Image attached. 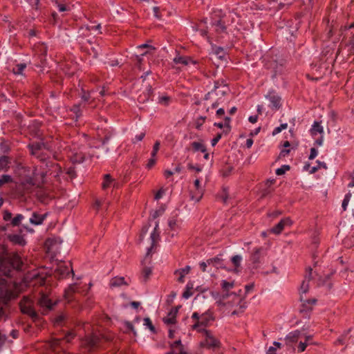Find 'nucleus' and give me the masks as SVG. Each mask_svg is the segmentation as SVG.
<instances>
[{
    "label": "nucleus",
    "instance_id": "f257e3e1",
    "mask_svg": "<svg viewBox=\"0 0 354 354\" xmlns=\"http://www.w3.org/2000/svg\"><path fill=\"white\" fill-rule=\"evenodd\" d=\"M23 262L19 254H8L3 246L0 245V272L10 276L12 270H21Z\"/></svg>",
    "mask_w": 354,
    "mask_h": 354
},
{
    "label": "nucleus",
    "instance_id": "f03ea898",
    "mask_svg": "<svg viewBox=\"0 0 354 354\" xmlns=\"http://www.w3.org/2000/svg\"><path fill=\"white\" fill-rule=\"evenodd\" d=\"M30 153L39 160L41 162H45L48 156L43 152V149L50 151L51 147L48 143L44 142H34L28 145Z\"/></svg>",
    "mask_w": 354,
    "mask_h": 354
},
{
    "label": "nucleus",
    "instance_id": "7ed1b4c3",
    "mask_svg": "<svg viewBox=\"0 0 354 354\" xmlns=\"http://www.w3.org/2000/svg\"><path fill=\"white\" fill-rule=\"evenodd\" d=\"M225 14L221 10H214L211 17V24L214 28V30L219 34L226 32V26L224 18Z\"/></svg>",
    "mask_w": 354,
    "mask_h": 354
},
{
    "label": "nucleus",
    "instance_id": "20e7f679",
    "mask_svg": "<svg viewBox=\"0 0 354 354\" xmlns=\"http://www.w3.org/2000/svg\"><path fill=\"white\" fill-rule=\"evenodd\" d=\"M229 88L226 84H223L222 81L220 82L219 81H216L214 83V88L213 92H214V96L218 97L215 102H214L212 104V108H216L220 104L223 102V98L225 94L227 93Z\"/></svg>",
    "mask_w": 354,
    "mask_h": 354
},
{
    "label": "nucleus",
    "instance_id": "39448f33",
    "mask_svg": "<svg viewBox=\"0 0 354 354\" xmlns=\"http://www.w3.org/2000/svg\"><path fill=\"white\" fill-rule=\"evenodd\" d=\"M17 297L4 279L0 280V301L4 304H8L11 299Z\"/></svg>",
    "mask_w": 354,
    "mask_h": 354
},
{
    "label": "nucleus",
    "instance_id": "423d86ee",
    "mask_svg": "<svg viewBox=\"0 0 354 354\" xmlns=\"http://www.w3.org/2000/svg\"><path fill=\"white\" fill-rule=\"evenodd\" d=\"M33 185L34 184L32 183L31 180H27L17 185L14 191L15 197L19 199L25 198L26 195L32 192Z\"/></svg>",
    "mask_w": 354,
    "mask_h": 354
},
{
    "label": "nucleus",
    "instance_id": "0eeeda50",
    "mask_svg": "<svg viewBox=\"0 0 354 354\" xmlns=\"http://www.w3.org/2000/svg\"><path fill=\"white\" fill-rule=\"evenodd\" d=\"M214 320L213 313L208 310L205 313L201 315V319L196 322L192 326L193 330L198 332L205 331L204 327L207 326L209 322Z\"/></svg>",
    "mask_w": 354,
    "mask_h": 354
},
{
    "label": "nucleus",
    "instance_id": "6e6552de",
    "mask_svg": "<svg viewBox=\"0 0 354 354\" xmlns=\"http://www.w3.org/2000/svg\"><path fill=\"white\" fill-rule=\"evenodd\" d=\"M20 310L22 313L29 315L34 321L38 318L37 312L32 307V301L24 297L19 303Z\"/></svg>",
    "mask_w": 354,
    "mask_h": 354
},
{
    "label": "nucleus",
    "instance_id": "1a4fd4ad",
    "mask_svg": "<svg viewBox=\"0 0 354 354\" xmlns=\"http://www.w3.org/2000/svg\"><path fill=\"white\" fill-rule=\"evenodd\" d=\"M25 218L26 216L22 214H17L14 217H12V214L10 212L5 210L3 212V220L5 221H10V225L12 227L19 226Z\"/></svg>",
    "mask_w": 354,
    "mask_h": 354
},
{
    "label": "nucleus",
    "instance_id": "9d476101",
    "mask_svg": "<svg viewBox=\"0 0 354 354\" xmlns=\"http://www.w3.org/2000/svg\"><path fill=\"white\" fill-rule=\"evenodd\" d=\"M265 249L262 247L256 248L250 255V260L254 268H257L261 263V258L265 254Z\"/></svg>",
    "mask_w": 354,
    "mask_h": 354
},
{
    "label": "nucleus",
    "instance_id": "9b49d317",
    "mask_svg": "<svg viewBox=\"0 0 354 354\" xmlns=\"http://www.w3.org/2000/svg\"><path fill=\"white\" fill-rule=\"evenodd\" d=\"M234 286V281H227L226 280H223L221 281V288L223 289V291L225 292L222 295L221 298L223 300L226 299L230 295H233L234 297H237L239 300V301H241V299H239L238 295L236 293L232 292L229 293V290L232 288H233Z\"/></svg>",
    "mask_w": 354,
    "mask_h": 354
},
{
    "label": "nucleus",
    "instance_id": "f8f14e48",
    "mask_svg": "<svg viewBox=\"0 0 354 354\" xmlns=\"http://www.w3.org/2000/svg\"><path fill=\"white\" fill-rule=\"evenodd\" d=\"M38 304L43 308V313H46L51 310L55 304H53L47 295L42 294L38 300Z\"/></svg>",
    "mask_w": 354,
    "mask_h": 354
},
{
    "label": "nucleus",
    "instance_id": "ddd939ff",
    "mask_svg": "<svg viewBox=\"0 0 354 354\" xmlns=\"http://www.w3.org/2000/svg\"><path fill=\"white\" fill-rule=\"evenodd\" d=\"M48 213L39 214L37 212H32L29 218V222L33 225H41L48 216Z\"/></svg>",
    "mask_w": 354,
    "mask_h": 354
},
{
    "label": "nucleus",
    "instance_id": "4468645a",
    "mask_svg": "<svg viewBox=\"0 0 354 354\" xmlns=\"http://www.w3.org/2000/svg\"><path fill=\"white\" fill-rule=\"evenodd\" d=\"M291 224L292 221L290 218H283L276 225L270 229V232L275 234H279L285 226H290Z\"/></svg>",
    "mask_w": 354,
    "mask_h": 354
},
{
    "label": "nucleus",
    "instance_id": "2eb2a0df",
    "mask_svg": "<svg viewBox=\"0 0 354 354\" xmlns=\"http://www.w3.org/2000/svg\"><path fill=\"white\" fill-rule=\"evenodd\" d=\"M56 274L59 278H66L70 275V274H72V275H74V272L73 268H69V267L64 264H60L57 266V268L55 270Z\"/></svg>",
    "mask_w": 354,
    "mask_h": 354
},
{
    "label": "nucleus",
    "instance_id": "dca6fc26",
    "mask_svg": "<svg viewBox=\"0 0 354 354\" xmlns=\"http://www.w3.org/2000/svg\"><path fill=\"white\" fill-rule=\"evenodd\" d=\"M179 308H180V306H177L175 308H172L170 310V311L169 312V313L167 315V317H165L163 319V322L165 324L169 325V324H174L176 323V317L178 314Z\"/></svg>",
    "mask_w": 354,
    "mask_h": 354
},
{
    "label": "nucleus",
    "instance_id": "f3484780",
    "mask_svg": "<svg viewBox=\"0 0 354 354\" xmlns=\"http://www.w3.org/2000/svg\"><path fill=\"white\" fill-rule=\"evenodd\" d=\"M268 98L272 109H279L281 107V97L274 93H269L267 96Z\"/></svg>",
    "mask_w": 354,
    "mask_h": 354
},
{
    "label": "nucleus",
    "instance_id": "a211bd4d",
    "mask_svg": "<svg viewBox=\"0 0 354 354\" xmlns=\"http://www.w3.org/2000/svg\"><path fill=\"white\" fill-rule=\"evenodd\" d=\"M222 255H218L214 258H211L207 259L208 265L212 266L215 267L216 269L218 268H225V265L223 263V259L221 258Z\"/></svg>",
    "mask_w": 354,
    "mask_h": 354
},
{
    "label": "nucleus",
    "instance_id": "6ab92c4d",
    "mask_svg": "<svg viewBox=\"0 0 354 354\" xmlns=\"http://www.w3.org/2000/svg\"><path fill=\"white\" fill-rule=\"evenodd\" d=\"M302 336V333L300 330H296L289 333L286 337V341L287 344H292L297 342L298 339Z\"/></svg>",
    "mask_w": 354,
    "mask_h": 354
},
{
    "label": "nucleus",
    "instance_id": "aec40b11",
    "mask_svg": "<svg viewBox=\"0 0 354 354\" xmlns=\"http://www.w3.org/2000/svg\"><path fill=\"white\" fill-rule=\"evenodd\" d=\"M190 270L191 267L189 266H186L183 268L175 270L174 274L178 276V277L177 278V281L180 283H183L185 281V276L189 274Z\"/></svg>",
    "mask_w": 354,
    "mask_h": 354
},
{
    "label": "nucleus",
    "instance_id": "412c9836",
    "mask_svg": "<svg viewBox=\"0 0 354 354\" xmlns=\"http://www.w3.org/2000/svg\"><path fill=\"white\" fill-rule=\"evenodd\" d=\"M173 62L176 64H182L184 66H187L190 63L193 64H196V61L192 59L191 57H186V56H180V55L174 57L173 59Z\"/></svg>",
    "mask_w": 354,
    "mask_h": 354
},
{
    "label": "nucleus",
    "instance_id": "4be33fe9",
    "mask_svg": "<svg viewBox=\"0 0 354 354\" xmlns=\"http://www.w3.org/2000/svg\"><path fill=\"white\" fill-rule=\"evenodd\" d=\"M206 335V344L210 348H216L219 346L220 342L214 338L209 330H205Z\"/></svg>",
    "mask_w": 354,
    "mask_h": 354
},
{
    "label": "nucleus",
    "instance_id": "5701e85b",
    "mask_svg": "<svg viewBox=\"0 0 354 354\" xmlns=\"http://www.w3.org/2000/svg\"><path fill=\"white\" fill-rule=\"evenodd\" d=\"M194 187L196 190V193L195 195L192 196V199L194 200L196 202H198L203 196V189L201 187V183L199 179L196 178L194 181Z\"/></svg>",
    "mask_w": 354,
    "mask_h": 354
},
{
    "label": "nucleus",
    "instance_id": "b1692460",
    "mask_svg": "<svg viewBox=\"0 0 354 354\" xmlns=\"http://www.w3.org/2000/svg\"><path fill=\"white\" fill-rule=\"evenodd\" d=\"M8 238L9 241H10L14 244L23 246L26 243L24 236L20 234H10L8 235Z\"/></svg>",
    "mask_w": 354,
    "mask_h": 354
},
{
    "label": "nucleus",
    "instance_id": "393cba45",
    "mask_svg": "<svg viewBox=\"0 0 354 354\" xmlns=\"http://www.w3.org/2000/svg\"><path fill=\"white\" fill-rule=\"evenodd\" d=\"M112 185L113 187H116V183L114 182V179L112 178L110 174H105L104 176V179L102 184V188L105 190L110 187Z\"/></svg>",
    "mask_w": 354,
    "mask_h": 354
},
{
    "label": "nucleus",
    "instance_id": "a878e982",
    "mask_svg": "<svg viewBox=\"0 0 354 354\" xmlns=\"http://www.w3.org/2000/svg\"><path fill=\"white\" fill-rule=\"evenodd\" d=\"M311 275L312 268H309V273L305 277V279L303 281L300 287V291L301 293H306L308 291L309 281L311 279Z\"/></svg>",
    "mask_w": 354,
    "mask_h": 354
},
{
    "label": "nucleus",
    "instance_id": "bb28decb",
    "mask_svg": "<svg viewBox=\"0 0 354 354\" xmlns=\"http://www.w3.org/2000/svg\"><path fill=\"white\" fill-rule=\"evenodd\" d=\"M86 159V156L82 152H75L71 156V160L73 164L82 163Z\"/></svg>",
    "mask_w": 354,
    "mask_h": 354
},
{
    "label": "nucleus",
    "instance_id": "cd10ccee",
    "mask_svg": "<svg viewBox=\"0 0 354 354\" xmlns=\"http://www.w3.org/2000/svg\"><path fill=\"white\" fill-rule=\"evenodd\" d=\"M301 301H303L301 308L300 309L301 312L310 310L312 309V306L314 305L317 302V300L315 299H306V300L303 301L301 296Z\"/></svg>",
    "mask_w": 354,
    "mask_h": 354
},
{
    "label": "nucleus",
    "instance_id": "c85d7f7f",
    "mask_svg": "<svg viewBox=\"0 0 354 354\" xmlns=\"http://www.w3.org/2000/svg\"><path fill=\"white\" fill-rule=\"evenodd\" d=\"M191 147L194 152L201 151L202 153H205L207 151L206 146L203 143V140L192 142Z\"/></svg>",
    "mask_w": 354,
    "mask_h": 354
},
{
    "label": "nucleus",
    "instance_id": "c756f323",
    "mask_svg": "<svg viewBox=\"0 0 354 354\" xmlns=\"http://www.w3.org/2000/svg\"><path fill=\"white\" fill-rule=\"evenodd\" d=\"M122 285H127L124 277H114L110 281V286L112 288L119 287Z\"/></svg>",
    "mask_w": 354,
    "mask_h": 354
},
{
    "label": "nucleus",
    "instance_id": "7c9ffc66",
    "mask_svg": "<svg viewBox=\"0 0 354 354\" xmlns=\"http://www.w3.org/2000/svg\"><path fill=\"white\" fill-rule=\"evenodd\" d=\"M310 132L313 136H316L317 133H323L324 129L321 123L315 121L310 129Z\"/></svg>",
    "mask_w": 354,
    "mask_h": 354
},
{
    "label": "nucleus",
    "instance_id": "2f4dec72",
    "mask_svg": "<svg viewBox=\"0 0 354 354\" xmlns=\"http://www.w3.org/2000/svg\"><path fill=\"white\" fill-rule=\"evenodd\" d=\"M10 159L6 156H2L0 157V171H7L9 168Z\"/></svg>",
    "mask_w": 354,
    "mask_h": 354
},
{
    "label": "nucleus",
    "instance_id": "473e14b6",
    "mask_svg": "<svg viewBox=\"0 0 354 354\" xmlns=\"http://www.w3.org/2000/svg\"><path fill=\"white\" fill-rule=\"evenodd\" d=\"M241 261L242 257L241 255H234L232 257L231 261L234 266V269L233 270L234 272H238L239 271V268L241 266Z\"/></svg>",
    "mask_w": 354,
    "mask_h": 354
},
{
    "label": "nucleus",
    "instance_id": "72a5a7b5",
    "mask_svg": "<svg viewBox=\"0 0 354 354\" xmlns=\"http://www.w3.org/2000/svg\"><path fill=\"white\" fill-rule=\"evenodd\" d=\"M146 90L147 91V93L144 94L143 95H140L139 97H138V100L140 103H144L146 101H148L150 97L151 93H152V88L149 85L147 87Z\"/></svg>",
    "mask_w": 354,
    "mask_h": 354
},
{
    "label": "nucleus",
    "instance_id": "f704fd0d",
    "mask_svg": "<svg viewBox=\"0 0 354 354\" xmlns=\"http://www.w3.org/2000/svg\"><path fill=\"white\" fill-rule=\"evenodd\" d=\"M13 182V178L10 175L3 174L0 176V188L4 186L6 184H8Z\"/></svg>",
    "mask_w": 354,
    "mask_h": 354
},
{
    "label": "nucleus",
    "instance_id": "c9c22d12",
    "mask_svg": "<svg viewBox=\"0 0 354 354\" xmlns=\"http://www.w3.org/2000/svg\"><path fill=\"white\" fill-rule=\"evenodd\" d=\"M194 288V285L192 282H188L186 286V290L183 293V297L185 299H188L193 295L192 289Z\"/></svg>",
    "mask_w": 354,
    "mask_h": 354
},
{
    "label": "nucleus",
    "instance_id": "e433bc0d",
    "mask_svg": "<svg viewBox=\"0 0 354 354\" xmlns=\"http://www.w3.org/2000/svg\"><path fill=\"white\" fill-rule=\"evenodd\" d=\"M75 284H72L69 286V287L66 290H65L64 297L68 301L71 300L72 295L75 292Z\"/></svg>",
    "mask_w": 354,
    "mask_h": 354
},
{
    "label": "nucleus",
    "instance_id": "4c0bfd02",
    "mask_svg": "<svg viewBox=\"0 0 354 354\" xmlns=\"http://www.w3.org/2000/svg\"><path fill=\"white\" fill-rule=\"evenodd\" d=\"M71 111L75 115V119L77 120L82 116L81 104H74Z\"/></svg>",
    "mask_w": 354,
    "mask_h": 354
},
{
    "label": "nucleus",
    "instance_id": "58836bf2",
    "mask_svg": "<svg viewBox=\"0 0 354 354\" xmlns=\"http://www.w3.org/2000/svg\"><path fill=\"white\" fill-rule=\"evenodd\" d=\"M99 338L95 335H92L87 339V343L91 348H94L97 346Z\"/></svg>",
    "mask_w": 354,
    "mask_h": 354
},
{
    "label": "nucleus",
    "instance_id": "ea45409f",
    "mask_svg": "<svg viewBox=\"0 0 354 354\" xmlns=\"http://www.w3.org/2000/svg\"><path fill=\"white\" fill-rule=\"evenodd\" d=\"M224 124H225V130L223 131V133L225 134H227L231 131V126H230V122L231 118L228 116H225L224 118Z\"/></svg>",
    "mask_w": 354,
    "mask_h": 354
},
{
    "label": "nucleus",
    "instance_id": "a19ab883",
    "mask_svg": "<svg viewBox=\"0 0 354 354\" xmlns=\"http://www.w3.org/2000/svg\"><path fill=\"white\" fill-rule=\"evenodd\" d=\"M157 227H158V224H156V227L154 228L153 232L151 234V239L152 240V245H151V247L150 248L148 249V251L147 252L146 256H148L150 254V252L151 250V248L153 247V243H154L156 238H158V236H159L158 234H156V230Z\"/></svg>",
    "mask_w": 354,
    "mask_h": 354
},
{
    "label": "nucleus",
    "instance_id": "79ce46f5",
    "mask_svg": "<svg viewBox=\"0 0 354 354\" xmlns=\"http://www.w3.org/2000/svg\"><path fill=\"white\" fill-rule=\"evenodd\" d=\"M26 64H18L13 68V71L15 74L20 75V74H22V72L26 68Z\"/></svg>",
    "mask_w": 354,
    "mask_h": 354
},
{
    "label": "nucleus",
    "instance_id": "37998d69",
    "mask_svg": "<svg viewBox=\"0 0 354 354\" xmlns=\"http://www.w3.org/2000/svg\"><path fill=\"white\" fill-rule=\"evenodd\" d=\"M290 167L288 165H282L280 168H278L276 170V174L278 176H281L286 173V171L290 170Z\"/></svg>",
    "mask_w": 354,
    "mask_h": 354
},
{
    "label": "nucleus",
    "instance_id": "c03bdc74",
    "mask_svg": "<svg viewBox=\"0 0 354 354\" xmlns=\"http://www.w3.org/2000/svg\"><path fill=\"white\" fill-rule=\"evenodd\" d=\"M152 272L151 268L149 267H145L142 270V276L144 280L146 281Z\"/></svg>",
    "mask_w": 354,
    "mask_h": 354
},
{
    "label": "nucleus",
    "instance_id": "a18cd8bd",
    "mask_svg": "<svg viewBox=\"0 0 354 354\" xmlns=\"http://www.w3.org/2000/svg\"><path fill=\"white\" fill-rule=\"evenodd\" d=\"M144 48H147V50H149V53L155 50L154 47L147 44H144L137 47L138 50H142Z\"/></svg>",
    "mask_w": 354,
    "mask_h": 354
},
{
    "label": "nucleus",
    "instance_id": "49530a36",
    "mask_svg": "<svg viewBox=\"0 0 354 354\" xmlns=\"http://www.w3.org/2000/svg\"><path fill=\"white\" fill-rule=\"evenodd\" d=\"M91 98V94L89 92H86L84 89H82L81 99L82 101L87 102Z\"/></svg>",
    "mask_w": 354,
    "mask_h": 354
},
{
    "label": "nucleus",
    "instance_id": "de8ad7c7",
    "mask_svg": "<svg viewBox=\"0 0 354 354\" xmlns=\"http://www.w3.org/2000/svg\"><path fill=\"white\" fill-rule=\"evenodd\" d=\"M199 266H200V268H201V270L203 272H212V270L211 269L207 270V267L210 266V265H208V263H207V260L205 262V261L201 262L199 263Z\"/></svg>",
    "mask_w": 354,
    "mask_h": 354
},
{
    "label": "nucleus",
    "instance_id": "09e8293b",
    "mask_svg": "<svg viewBox=\"0 0 354 354\" xmlns=\"http://www.w3.org/2000/svg\"><path fill=\"white\" fill-rule=\"evenodd\" d=\"M170 101V97L169 96H162L158 99V102L165 106H167Z\"/></svg>",
    "mask_w": 354,
    "mask_h": 354
},
{
    "label": "nucleus",
    "instance_id": "8fccbe9b",
    "mask_svg": "<svg viewBox=\"0 0 354 354\" xmlns=\"http://www.w3.org/2000/svg\"><path fill=\"white\" fill-rule=\"evenodd\" d=\"M160 142L159 141H156L153 147V150L151 152V156L156 157L159 149H160Z\"/></svg>",
    "mask_w": 354,
    "mask_h": 354
},
{
    "label": "nucleus",
    "instance_id": "3c124183",
    "mask_svg": "<svg viewBox=\"0 0 354 354\" xmlns=\"http://www.w3.org/2000/svg\"><path fill=\"white\" fill-rule=\"evenodd\" d=\"M145 325L149 327L151 331L155 332V327L152 324L151 319L149 317L144 319Z\"/></svg>",
    "mask_w": 354,
    "mask_h": 354
},
{
    "label": "nucleus",
    "instance_id": "603ef678",
    "mask_svg": "<svg viewBox=\"0 0 354 354\" xmlns=\"http://www.w3.org/2000/svg\"><path fill=\"white\" fill-rule=\"evenodd\" d=\"M288 127V124L286 123L281 124L279 127L275 128L272 132L273 135L278 134L280 133L282 130L286 129Z\"/></svg>",
    "mask_w": 354,
    "mask_h": 354
},
{
    "label": "nucleus",
    "instance_id": "864d4df0",
    "mask_svg": "<svg viewBox=\"0 0 354 354\" xmlns=\"http://www.w3.org/2000/svg\"><path fill=\"white\" fill-rule=\"evenodd\" d=\"M66 318V316L64 314H61L55 318V323L57 325L62 324Z\"/></svg>",
    "mask_w": 354,
    "mask_h": 354
},
{
    "label": "nucleus",
    "instance_id": "5fc2aeb1",
    "mask_svg": "<svg viewBox=\"0 0 354 354\" xmlns=\"http://www.w3.org/2000/svg\"><path fill=\"white\" fill-rule=\"evenodd\" d=\"M206 119L205 116H201L196 120V127L199 129L201 127L203 124L205 120Z\"/></svg>",
    "mask_w": 354,
    "mask_h": 354
},
{
    "label": "nucleus",
    "instance_id": "6e6d98bb",
    "mask_svg": "<svg viewBox=\"0 0 354 354\" xmlns=\"http://www.w3.org/2000/svg\"><path fill=\"white\" fill-rule=\"evenodd\" d=\"M66 174L71 178H73L76 176L75 169L73 167H70L66 169Z\"/></svg>",
    "mask_w": 354,
    "mask_h": 354
},
{
    "label": "nucleus",
    "instance_id": "4d7b16f0",
    "mask_svg": "<svg viewBox=\"0 0 354 354\" xmlns=\"http://www.w3.org/2000/svg\"><path fill=\"white\" fill-rule=\"evenodd\" d=\"M149 53V50H146L145 52H140L139 55H136V61L138 64H140L142 60V57Z\"/></svg>",
    "mask_w": 354,
    "mask_h": 354
},
{
    "label": "nucleus",
    "instance_id": "13d9d810",
    "mask_svg": "<svg viewBox=\"0 0 354 354\" xmlns=\"http://www.w3.org/2000/svg\"><path fill=\"white\" fill-rule=\"evenodd\" d=\"M222 137V133H218L211 141L212 145L214 147L215 146L218 142L221 140Z\"/></svg>",
    "mask_w": 354,
    "mask_h": 354
},
{
    "label": "nucleus",
    "instance_id": "bf43d9fd",
    "mask_svg": "<svg viewBox=\"0 0 354 354\" xmlns=\"http://www.w3.org/2000/svg\"><path fill=\"white\" fill-rule=\"evenodd\" d=\"M317 153H318V151L315 148H314V147L311 148L310 156H309L308 158L310 160H313L317 156Z\"/></svg>",
    "mask_w": 354,
    "mask_h": 354
},
{
    "label": "nucleus",
    "instance_id": "052dcab7",
    "mask_svg": "<svg viewBox=\"0 0 354 354\" xmlns=\"http://www.w3.org/2000/svg\"><path fill=\"white\" fill-rule=\"evenodd\" d=\"M145 136V132H141L140 134L136 136L135 139L133 140V142L135 143L136 142L142 140Z\"/></svg>",
    "mask_w": 354,
    "mask_h": 354
},
{
    "label": "nucleus",
    "instance_id": "680f3d73",
    "mask_svg": "<svg viewBox=\"0 0 354 354\" xmlns=\"http://www.w3.org/2000/svg\"><path fill=\"white\" fill-rule=\"evenodd\" d=\"M308 346V343L305 342H300L298 346V352H303L305 351L306 346Z\"/></svg>",
    "mask_w": 354,
    "mask_h": 354
},
{
    "label": "nucleus",
    "instance_id": "e2e57ef3",
    "mask_svg": "<svg viewBox=\"0 0 354 354\" xmlns=\"http://www.w3.org/2000/svg\"><path fill=\"white\" fill-rule=\"evenodd\" d=\"M168 224H169V227L171 229V230H174L175 229V227L177 225V223H176V220L174 218H170L168 221Z\"/></svg>",
    "mask_w": 354,
    "mask_h": 354
},
{
    "label": "nucleus",
    "instance_id": "0e129e2a",
    "mask_svg": "<svg viewBox=\"0 0 354 354\" xmlns=\"http://www.w3.org/2000/svg\"><path fill=\"white\" fill-rule=\"evenodd\" d=\"M187 167H188L189 169L195 170L197 172H200L202 170L201 167H199V166H194L192 163H189L187 165Z\"/></svg>",
    "mask_w": 354,
    "mask_h": 354
},
{
    "label": "nucleus",
    "instance_id": "69168bd1",
    "mask_svg": "<svg viewBox=\"0 0 354 354\" xmlns=\"http://www.w3.org/2000/svg\"><path fill=\"white\" fill-rule=\"evenodd\" d=\"M264 61L266 62L265 63V66L266 68H275V66H276L275 62L266 61V58H264Z\"/></svg>",
    "mask_w": 354,
    "mask_h": 354
},
{
    "label": "nucleus",
    "instance_id": "338daca9",
    "mask_svg": "<svg viewBox=\"0 0 354 354\" xmlns=\"http://www.w3.org/2000/svg\"><path fill=\"white\" fill-rule=\"evenodd\" d=\"M156 163V158L155 157H152L149 160L148 163L147 165V167L148 169H151Z\"/></svg>",
    "mask_w": 354,
    "mask_h": 354
},
{
    "label": "nucleus",
    "instance_id": "774afa93",
    "mask_svg": "<svg viewBox=\"0 0 354 354\" xmlns=\"http://www.w3.org/2000/svg\"><path fill=\"white\" fill-rule=\"evenodd\" d=\"M216 115L217 118H222L225 115L224 109H223V108L218 109L216 112Z\"/></svg>",
    "mask_w": 354,
    "mask_h": 354
}]
</instances>
